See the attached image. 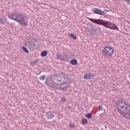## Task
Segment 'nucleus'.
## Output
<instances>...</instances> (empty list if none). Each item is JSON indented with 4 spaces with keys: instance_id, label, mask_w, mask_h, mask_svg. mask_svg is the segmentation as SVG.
Listing matches in <instances>:
<instances>
[{
    "instance_id": "nucleus-17",
    "label": "nucleus",
    "mask_w": 130,
    "mask_h": 130,
    "mask_svg": "<svg viewBox=\"0 0 130 130\" xmlns=\"http://www.w3.org/2000/svg\"><path fill=\"white\" fill-rule=\"evenodd\" d=\"M5 23V20L0 17V24H3Z\"/></svg>"
},
{
    "instance_id": "nucleus-14",
    "label": "nucleus",
    "mask_w": 130,
    "mask_h": 130,
    "mask_svg": "<svg viewBox=\"0 0 130 130\" xmlns=\"http://www.w3.org/2000/svg\"><path fill=\"white\" fill-rule=\"evenodd\" d=\"M69 36H71L73 38V39H74V40H77V37H76L75 35L71 34L69 35Z\"/></svg>"
},
{
    "instance_id": "nucleus-3",
    "label": "nucleus",
    "mask_w": 130,
    "mask_h": 130,
    "mask_svg": "<svg viewBox=\"0 0 130 130\" xmlns=\"http://www.w3.org/2000/svg\"><path fill=\"white\" fill-rule=\"evenodd\" d=\"M102 54L103 56L106 57H111L114 54V50L113 48L109 46H106L101 51Z\"/></svg>"
},
{
    "instance_id": "nucleus-26",
    "label": "nucleus",
    "mask_w": 130,
    "mask_h": 130,
    "mask_svg": "<svg viewBox=\"0 0 130 130\" xmlns=\"http://www.w3.org/2000/svg\"><path fill=\"white\" fill-rule=\"evenodd\" d=\"M66 83H67V80H65V81H64L62 84H66Z\"/></svg>"
},
{
    "instance_id": "nucleus-13",
    "label": "nucleus",
    "mask_w": 130,
    "mask_h": 130,
    "mask_svg": "<svg viewBox=\"0 0 130 130\" xmlns=\"http://www.w3.org/2000/svg\"><path fill=\"white\" fill-rule=\"evenodd\" d=\"M85 117H86V118H88V119L91 118L92 117V113H89L86 114L85 115Z\"/></svg>"
},
{
    "instance_id": "nucleus-12",
    "label": "nucleus",
    "mask_w": 130,
    "mask_h": 130,
    "mask_svg": "<svg viewBox=\"0 0 130 130\" xmlns=\"http://www.w3.org/2000/svg\"><path fill=\"white\" fill-rule=\"evenodd\" d=\"M38 60H39L35 59L34 61H30V64H31V66H35V64H37V62H38Z\"/></svg>"
},
{
    "instance_id": "nucleus-9",
    "label": "nucleus",
    "mask_w": 130,
    "mask_h": 130,
    "mask_svg": "<svg viewBox=\"0 0 130 130\" xmlns=\"http://www.w3.org/2000/svg\"><path fill=\"white\" fill-rule=\"evenodd\" d=\"M82 124H87L88 123V120L86 118H82L81 119Z\"/></svg>"
},
{
    "instance_id": "nucleus-23",
    "label": "nucleus",
    "mask_w": 130,
    "mask_h": 130,
    "mask_svg": "<svg viewBox=\"0 0 130 130\" xmlns=\"http://www.w3.org/2000/svg\"><path fill=\"white\" fill-rule=\"evenodd\" d=\"M57 86V84L56 83H54V86H52L53 88H55Z\"/></svg>"
},
{
    "instance_id": "nucleus-7",
    "label": "nucleus",
    "mask_w": 130,
    "mask_h": 130,
    "mask_svg": "<svg viewBox=\"0 0 130 130\" xmlns=\"http://www.w3.org/2000/svg\"><path fill=\"white\" fill-rule=\"evenodd\" d=\"M92 12L94 13V14H97L98 15H104V12L96 8H93Z\"/></svg>"
},
{
    "instance_id": "nucleus-8",
    "label": "nucleus",
    "mask_w": 130,
    "mask_h": 130,
    "mask_svg": "<svg viewBox=\"0 0 130 130\" xmlns=\"http://www.w3.org/2000/svg\"><path fill=\"white\" fill-rule=\"evenodd\" d=\"M8 17L11 20H14L17 21V14L16 13H10L8 14Z\"/></svg>"
},
{
    "instance_id": "nucleus-22",
    "label": "nucleus",
    "mask_w": 130,
    "mask_h": 130,
    "mask_svg": "<svg viewBox=\"0 0 130 130\" xmlns=\"http://www.w3.org/2000/svg\"><path fill=\"white\" fill-rule=\"evenodd\" d=\"M124 1L126 2V3H128V4L130 5V0H124Z\"/></svg>"
},
{
    "instance_id": "nucleus-16",
    "label": "nucleus",
    "mask_w": 130,
    "mask_h": 130,
    "mask_svg": "<svg viewBox=\"0 0 130 130\" xmlns=\"http://www.w3.org/2000/svg\"><path fill=\"white\" fill-rule=\"evenodd\" d=\"M40 80H41L42 81H44V80H45V75H43L40 77L39 78Z\"/></svg>"
},
{
    "instance_id": "nucleus-20",
    "label": "nucleus",
    "mask_w": 130,
    "mask_h": 130,
    "mask_svg": "<svg viewBox=\"0 0 130 130\" xmlns=\"http://www.w3.org/2000/svg\"><path fill=\"white\" fill-rule=\"evenodd\" d=\"M66 98H62L61 99V102H66Z\"/></svg>"
},
{
    "instance_id": "nucleus-6",
    "label": "nucleus",
    "mask_w": 130,
    "mask_h": 130,
    "mask_svg": "<svg viewBox=\"0 0 130 130\" xmlns=\"http://www.w3.org/2000/svg\"><path fill=\"white\" fill-rule=\"evenodd\" d=\"M46 117L48 119H52L54 117V113L51 111L47 112L46 113Z\"/></svg>"
},
{
    "instance_id": "nucleus-10",
    "label": "nucleus",
    "mask_w": 130,
    "mask_h": 130,
    "mask_svg": "<svg viewBox=\"0 0 130 130\" xmlns=\"http://www.w3.org/2000/svg\"><path fill=\"white\" fill-rule=\"evenodd\" d=\"M47 55V51L46 50L43 51L41 53V56H42V57H45Z\"/></svg>"
},
{
    "instance_id": "nucleus-15",
    "label": "nucleus",
    "mask_w": 130,
    "mask_h": 130,
    "mask_svg": "<svg viewBox=\"0 0 130 130\" xmlns=\"http://www.w3.org/2000/svg\"><path fill=\"white\" fill-rule=\"evenodd\" d=\"M22 50L24 51V52H26V53H29V50H27V48L25 47H22Z\"/></svg>"
},
{
    "instance_id": "nucleus-4",
    "label": "nucleus",
    "mask_w": 130,
    "mask_h": 130,
    "mask_svg": "<svg viewBox=\"0 0 130 130\" xmlns=\"http://www.w3.org/2000/svg\"><path fill=\"white\" fill-rule=\"evenodd\" d=\"M17 22L20 23L21 25H23V26L27 27V25L28 24L27 18L25 16H23L22 14L17 16Z\"/></svg>"
},
{
    "instance_id": "nucleus-19",
    "label": "nucleus",
    "mask_w": 130,
    "mask_h": 130,
    "mask_svg": "<svg viewBox=\"0 0 130 130\" xmlns=\"http://www.w3.org/2000/svg\"><path fill=\"white\" fill-rule=\"evenodd\" d=\"M69 126L70 127H72V128H74V127H75V125L73 123H70Z\"/></svg>"
},
{
    "instance_id": "nucleus-24",
    "label": "nucleus",
    "mask_w": 130,
    "mask_h": 130,
    "mask_svg": "<svg viewBox=\"0 0 130 130\" xmlns=\"http://www.w3.org/2000/svg\"><path fill=\"white\" fill-rule=\"evenodd\" d=\"M105 12H106V13H108V12H109V10L105 9Z\"/></svg>"
},
{
    "instance_id": "nucleus-25",
    "label": "nucleus",
    "mask_w": 130,
    "mask_h": 130,
    "mask_svg": "<svg viewBox=\"0 0 130 130\" xmlns=\"http://www.w3.org/2000/svg\"><path fill=\"white\" fill-rule=\"evenodd\" d=\"M60 56H61L60 55H58V54L57 55V57H58V58H60Z\"/></svg>"
},
{
    "instance_id": "nucleus-11",
    "label": "nucleus",
    "mask_w": 130,
    "mask_h": 130,
    "mask_svg": "<svg viewBox=\"0 0 130 130\" xmlns=\"http://www.w3.org/2000/svg\"><path fill=\"white\" fill-rule=\"evenodd\" d=\"M70 62H71V64H72L73 66H76V64H77V63H78V61H77L76 59H73L71 60Z\"/></svg>"
},
{
    "instance_id": "nucleus-18",
    "label": "nucleus",
    "mask_w": 130,
    "mask_h": 130,
    "mask_svg": "<svg viewBox=\"0 0 130 130\" xmlns=\"http://www.w3.org/2000/svg\"><path fill=\"white\" fill-rule=\"evenodd\" d=\"M102 110V106L100 105L98 109V111L99 112V111H101Z\"/></svg>"
},
{
    "instance_id": "nucleus-27",
    "label": "nucleus",
    "mask_w": 130,
    "mask_h": 130,
    "mask_svg": "<svg viewBox=\"0 0 130 130\" xmlns=\"http://www.w3.org/2000/svg\"><path fill=\"white\" fill-rule=\"evenodd\" d=\"M40 73H38V75H40Z\"/></svg>"
},
{
    "instance_id": "nucleus-21",
    "label": "nucleus",
    "mask_w": 130,
    "mask_h": 130,
    "mask_svg": "<svg viewBox=\"0 0 130 130\" xmlns=\"http://www.w3.org/2000/svg\"><path fill=\"white\" fill-rule=\"evenodd\" d=\"M45 84H46V85H47L48 86H50V84H49V82H48V81L47 80L45 81Z\"/></svg>"
},
{
    "instance_id": "nucleus-1",
    "label": "nucleus",
    "mask_w": 130,
    "mask_h": 130,
    "mask_svg": "<svg viewBox=\"0 0 130 130\" xmlns=\"http://www.w3.org/2000/svg\"><path fill=\"white\" fill-rule=\"evenodd\" d=\"M117 109L120 114L125 119L130 120V105L121 102L117 105Z\"/></svg>"
},
{
    "instance_id": "nucleus-5",
    "label": "nucleus",
    "mask_w": 130,
    "mask_h": 130,
    "mask_svg": "<svg viewBox=\"0 0 130 130\" xmlns=\"http://www.w3.org/2000/svg\"><path fill=\"white\" fill-rule=\"evenodd\" d=\"M95 77H96V74L94 73H86L84 74L83 78L84 79V80H91V79H93V78Z\"/></svg>"
},
{
    "instance_id": "nucleus-2",
    "label": "nucleus",
    "mask_w": 130,
    "mask_h": 130,
    "mask_svg": "<svg viewBox=\"0 0 130 130\" xmlns=\"http://www.w3.org/2000/svg\"><path fill=\"white\" fill-rule=\"evenodd\" d=\"M88 19L93 23L98 24V25H103L107 28H109L112 30H116L117 31H118V27H117V26H116V25H115L114 23L108 21H103L101 19H94L93 18H88Z\"/></svg>"
}]
</instances>
